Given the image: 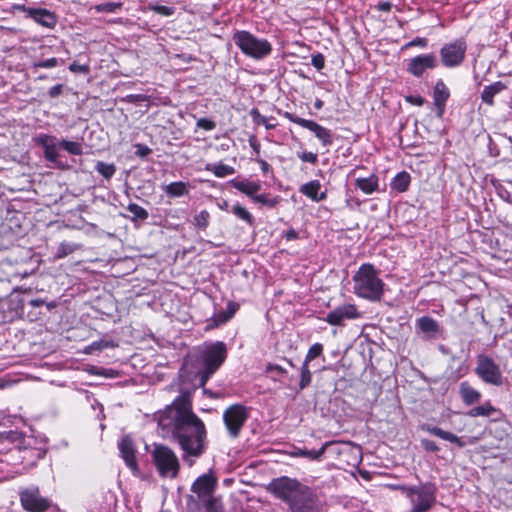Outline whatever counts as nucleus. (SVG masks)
Instances as JSON below:
<instances>
[{
	"label": "nucleus",
	"instance_id": "nucleus-10",
	"mask_svg": "<svg viewBox=\"0 0 512 512\" xmlns=\"http://www.w3.org/2000/svg\"><path fill=\"white\" fill-rule=\"evenodd\" d=\"M19 497L22 508L27 512H45L51 505L48 498L41 496L37 486L21 489Z\"/></svg>",
	"mask_w": 512,
	"mask_h": 512
},
{
	"label": "nucleus",
	"instance_id": "nucleus-4",
	"mask_svg": "<svg viewBox=\"0 0 512 512\" xmlns=\"http://www.w3.org/2000/svg\"><path fill=\"white\" fill-rule=\"evenodd\" d=\"M227 357V348L223 342L217 341L205 344L200 349V359L203 365L199 372L200 385L204 386L209 378L220 368Z\"/></svg>",
	"mask_w": 512,
	"mask_h": 512
},
{
	"label": "nucleus",
	"instance_id": "nucleus-50",
	"mask_svg": "<svg viewBox=\"0 0 512 512\" xmlns=\"http://www.w3.org/2000/svg\"><path fill=\"white\" fill-rule=\"evenodd\" d=\"M428 45V40L426 38L416 37L407 44H405L404 48H409L413 46H418L421 48H426Z\"/></svg>",
	"mask_w": 512,
	"mask_h": 512
},
{
	"label": "nucleus",
	"instance_id": "nucleus-6",
	"mask_svg": "<svg viewBox=\"0 0 512 512\" xmlns=\"http://www.w3.org/2000/svg\"><path fill=\"white\" fill-rule=\"evenodd\" d=\"M151 458L161 478H177L180 471V461L172 448L164 444H154Z\"/></svg>",
	"mask_w": 512,
	"mask_h": 512
},
{
	"label": "nucleus",
	"instance_id": "nucleus-25",
	"mask_svg": "<svg viewBox=\"0 0 512 512\" xmlns=\"http://www.w3.org/2000/svg\"><path fill=\"white\" fill-rule=\"evenodd\" d=\"M507 88L506 84L501 81H496L488 86H485L482 93L481 99L486 104L492 106L494 104V97L500 92Z\"/></svg>",
	"mask_w": 512,
	"mask_h": 512
},
{
	"label": "nucleus",
	"instance_id": "nucleus-14",
	"mask_svg": "<svg viewBox=\"0 0 512 512\" xmlns=\"http://www.w3.org/2000/svg\"><path fill=\"white\" fill-rule=\"evenodd\" d=\"M361 314L354 304H344L331 310L325 318V321L333 326H341L346 320H355L360 318Z\"/></svg>",
	"mask_w": 512,
	"mask_h": 512
},
{
	"label": "nucleus",
	"instance_id": "nucleus-58",
	"mask_svg": "<svg viewBox=\"0 0 512 512\" xmlns=\"http://www.w3.org/2000/svg\"><path fill=\"white\" fill-rule=\"evenodd\" d=\"M260 166H261V170L263 171V173H268L270 171V165L263 159H260L258 160Z\"/></svg>",
	"mask_w": 512,
	"mask_h": 512
},
{
	"label": "nucleus",
	"instance_id": "nucleus-36",
	"mask_svg": "<svg viewBox=\"0 0 512 512\" xmlns=\"http://www.w3.org/2000/svg\"><path fill=\"white\" fill-rule=\"evenodd\" d=\"M250 115L257 125H263L267 130L274 129L276 127L275 123H272L268 118L261 115L258 109L254 108L250 111Z\"/></svg>",
	"mask_w": 512,
	"mask_h": 512
},
{
	"label": "nucleus",
	"instance_id": "nucleus-1",
	"mask_svg": "<svg viewBox=\"0 0 512 512\" xmlns=\"http://www.w3.org/2000/svg\"><path fill=\"white\" fill-rule=\"evenodd\" d=\"M161 435L169 438L182 450V459L190 466L206 450L207 430L204 422L193 412L191 395L181 393L157 416Z\"/></svg>",
	"mask_w": 512,
	"mask_h": 512
},
{
	"label": "nucleus",
	"instance_id": "nucleus-20",
	"mask_svg": "<svg viewBox=\"0 0 512 512\" xmlns=\"http://www.w3.org/2000/svg\"><path fill=\"white\" fill-rule=\"evenodd\" d=\"M422 430L427 431L428 433H430L434 436H437L442 440L454 443L459 448H463L467 444H472V441H465V440H463V438L458 437L457 435H455L449 431H445L439 427L432 426L430 424H424L422 426Z\"/></svg>",
	"mask_w": 512,
	"mask_h": 512
},
{
	"label": "nucleus",
	"instance_id": "nucleus-2",
	"mask_svg": "<svg viewBox=\"0 0 512 512\" xmlns=\"http://www.w3.org/2000/svg\"><path fill=\"white\" fill-rule=\"evenodd\" d=\"M275 497L289 505L291 512H321L317 497L312 490L295 479H274L268 487Z\"/></svg>",
	"mask_w": 512,
	"mask_h": 512
},
{
	"label": "nucleus",
	"instance_id": "nucleus-18",
	"mask_svg": "<svg viewBox=\"0 0 512 512\" xmlns=\"http://www.w3.org/2000/svg\"><path fill=\"white\" fill-rule=\"evenodd\" d=\"M450 97V91L447 85L442 81L438 80L434 86L433 90V102L436 109V114L438 118H442L445 109L446 103Z\"/></svg>",
	"mask_w": 512,
	"mask_h": 512
},
{
	"label": "nucleus",
	"instance_id": "nucleus-23",
	"mask_svg": "<svg viewBox=\"0 0 512 512\" xmlns=\"http://www.w3.org/2000/svg\"><path fill=\"white\" fill-rule=\"evenodd\" d=\"M231 185L237 189L238 191L244 193L248 197H250L253 201L255 197H257V193L261 189V184L259 182L248 181V180H231Z\"/></svg>",
	"mask_w": 512,
	"mask_h": 512
},
{
	"label": "nucleus",
	"instance_id": "nucleus-31",
	"mask_svg": "<svg viewBox=\"0 0 512 512\" xmlns=\"http://www.w3.org/2000/svg\"><path fill=\"white\" fill-rule=\"evenodd\" d=\"M207 170L211 171L218 178H224L235 173L234 167L223 163L209 165Z\"/></svg>",
	"mask_w": 512,
	"mask_h": 512
},
{
	"label": "nucleus",
	"instance_id": "nucleus-41",
	"mask_svg": "<svg viewBox=\"0 0 512 512\" xmlns=\"http://www.w3.org/2000/svg\"><path fill=\"white\" fill-rule=\"evenodd\" d=\"M322 352L323 345L320 343H315L309 348L304 361L310 363L312 360L319 357L322 354Z\"/></svg>",
	"mask_w": 512,
	"mask_h": 512
},
{
	"label": "nucleus",
	"instance_id": "nucleus-56",
	"mask_svg": "<svg viewBox=\"0 0 512 512\" xmlns=\"http://www.w3.org/2000/svg\"><path fill=\"white\" fill-rule=\"evenodd\" d=\"M285 238L288 240V241H291V240H295L298 238V233L296 230L294 229H290L288 231L285 232Z\"/></svg>",
	"mask_w": 512,
	"mask_h": 512
},
{
	"label": "nucleus",
	"instance_id": "nucleus-26",
	"mask_svg": "<svg viewBox=\"0 0 512 512\" xmlns=\"http://www.w3.org/2000/svg\"><path fill=\"white\" fill-rule=\"evenodd\" d=\"M355 185L365 194H372L378 190L379 183L376 175H370L367 178H357Z\"/></svg>",
	"mask_w": 512,
	"mask_h": 512
},
{
	"label": "nucleus",
	"instance_id": "nucleus-53",
	"mask_svg": "<svg viewBox=\"0 0 512 512\" xmlns=\"http://www.w3.org/2000/svg\"><path fill=\"white\" fill-rule=\"evenodd\" d=\"M421 444L426 451H430V452H438L439 451L438 445L432 440L422 439Z\"/></svg>",
	"mask_w": 512,
	"mask_h": 512
},
{
	"label": "nucleus",
	"instance_id": "nucleus-43",
	"mask_svg": "<svg viewBox=\"0 0 512 512\" xmlns=\"http://www.w3.org/2000/svg\"><path fill=\"white\" fill-rule=\"evenodd\" d=\"M149 9L162 16H171L172 14H174L175 11L173 7L163 6L159 4H151L149 6Z\"/></svg>",
	"mask_w": 512,
	"mask_h": 512
},
{
	"label": "nucleus",
	"instance_id": "nucleus-16",
	"mask_svg": "<svg viewBox=\"0 0 512 512\" xmlns=\"http://www.w3.org/2000/svg\"><path fill=\"white\" fill-rule=\"evenodd\" d=\"M216 486L217 478L212 472H209L199 476L192 484L191 490L201 500L213 495Z\"/></svg>",
	"mask_w": 512,
	"mask_h": 512
},
{
	"label": "nucleus",
	"instance_id": "nucleus-3",
	"mask_svg": "<svg viewBox=\"0 0 512 512\" xmlns=\"http://www.w3.org/2000/svg\"><path fill=\"white\" fill-rule=\"evenodd\" d=\"M353 292L359 298L376 302L384 293V282L372 264H362L353 278Z\"/></svg>",
	"mask_w": 512,
	"mask_h": 512
},
{
	"label": "nucleus",
	"instance_id": "nucleus-44",
	"mask_svg": "<svg viewBox=\"0 0 512 512\" xmlns=\"http://www.w3.org/2000/svg\"><path fill=\"white\" fill-rule=\"evenodd\" d=\"M59 65V60L55 57L46 59V60H40L37 62H34L32 67L35 68H53Z\"/></svg>",
	"mask_w": 512,
	"mask_h": 512
},
{
	"label": "nucleus",
	"instance_id": "nucleus-7",
	"mask_svg": "<svg viewBox=\"0 0 512 512\" xmlns=\"http://www.w3.org/2000/svg\"><path fill=\"white\" fill-rule=\"evenodd\" d=\"M222 418L229 437L236 439L249 418V410L242 404H233L224 410Z\"/></svg>",
	"mask_w": 512,
	"mask_h": 512
},
{
	"label": "nucleus",
	"instance_id": "nucleus-8",
	"mask_svg": "<svg viewBox=\"0 0 512 512\" xmlns=\"http://www.w3.org/2000/svg\"><path fill=\"white\" fill-rule=\"evenodd\" d=\"M475 373L486 384L492 386L503 384L504 377L501 368L489 355L479 354L477 356Z\"/></svg>",
	"mask_w": 512,
	"mask_h": 512
},
{
	"label": "nucleus",
	"instance_id": "nucleus-21",
	"mask_svg": "<svg viewBox=\"0 0 512 512\" xmlns=\"http://www.w3.org/2000/svg\"><path fill=\"white\" fill-rule=\"evenodd\" d=\"M459 395L466 406H472L480 402L482 394L475 389L468 381L459 384Z\"/></svg>",
	"mask_w": 512,
	"mask_h": 512
},
{
	"label": "nucleus",
	"instance_id": "nucleus-17",
	"mask_svg": "<svg viewBox=\"0 0 512 512\" xmlns=\"http://www.w3.org/2000/svg\"><path fill=\"white\" fill-rule=\"evenodd\" d=\"M437 66V58L434 54H422L412 58L408 64V72L416 77H420L428 69H434Z\"/></svg>",
	"mask_w": 512,
	"mask_h": 512
},
{
	"label": "nucleus",
	"instance_id": "nucleus-12",
	"mask_svg": "<svg viewBox=\"0 0 512 512\" xmlns=\"http://www.w3.org/2000/svg\"><path fill=\"white\" fill-rule=\"evenodd\" d=\"M283 116L290 122H293L311 131L323 146L327 147L333 144V134L331 130L327 129L326 127L321 126L313 120L301 118L291 112L286 111L283 113Z\"/></svg>",
	"mask_w": 512,
	"mask_h": 512
},
{
	"label": "nucleus",
	"instance_id": "nucleus-60",
	"mask_svg": "<svg viewBox=\"0 0 512 512\" xmlns=\"http://www.w3.org/2000/svg\"><path fill=\"white\" fill-rule=\"evenodd\" d=\"M314 107H315L316 109H321V108L323 107V101H322V100H320V99H317V100L315 101V103H314Z\"/></svg>",
	"mask_w": 512,
	"mask_h": 512
},
{
	"label": "nucleus",
	"instance_id": "nucleus-5",
	"mask_svg": "<svg viewBox=\"0 0 512 512\" xmlns=\"http://www.w3.org/2000/svg\"><path fill=\"white\" fill-rule=\"evenodd\" d=\"M232 39L244 55L254 60H262L272 52V45L268 40L257 38L249 31H236Z\"/></svg>",
	"mask_w": 512,
	"mask_h": 512
},
{
	"label": "nucleus",
	"instance_id": "nucleus-24",
	"mask_svg": "<svg viewBox=\"0 0 512 512\" xmlns=\"http://www.w3.org/2000/svg\"><path fill=\"white\" fill-rule=\"evenodd\" d=\"M416 328L424 333L428 338H433L439 331V325L436 320L429 316H423L416 320Z\"/></svg>",
	"mask_w": 512,
	"mask_h": 512
},
{
	"label": "nucleus",
	"instance_id": "nucleus-52",
	"mask_svg": "<svg viewBox=\"0 0 512 512\" xmlns=\"http://www.w3.org/2000/svg\"><path fill=\"white\" fill-rule=\"evenodd\" d=\"M108 346V343L107 342H104V341H95L93 343H91L89 346H87L85 348V352L90 354L92 353L93 351L95 350H101L105 347Z\"/></svg>",
	"mask_w": 512,
	"mask_h": 512
},
{
	"label": "nucleus",
	"instance_id": "nucleus-28",
	"mask_svg": "<svg viewBox=\"0 0 512 512\" xmlns=\"http://www.w3.org/2000/svg\"><path fill=\"white\" fill-rule=\"evenodd\" d=\"M496 412V408L489 402L470 409L467 413L470 417H489Z\"/></svg>",
	"mask_w": 512,
	"mask_h": 512
},
{
	"label": "nucleus",
	"instance_id": "nucleus-42",
	"mask_svg": "<svg viewBox=\"0 0 512 512\" xmlns=\"http://www.w3.org/2000/svg\"><path fill=\"white\" fill-rule=\"evenodd\" d=\"M254 202L263 204L270 208H273L279 203V198L278 197L271 198V197H269L268 194H258L257 197H255Z\"/></svg>",
	"mask_w": 512,
	"mask_h": 512
},
{
	"label": "nucleus",
	"instance_id": "nucleus-9",
	"mask_svg": "<svg viewBox=\"0 0 512 512\" xmlns=\"http://www.w3.org/2000/svg\"><path fill=\"white\" fill-rule=\"evenodd\" d=\"M329 449L334 454H357L360 455V447L355 446L350 442H326L322 445V447L319 450H308V449H301L298 452V455L309 458L311 460H320L325 451Z\"/></svg>",
	"mask_w": 512,
	"mask_h": 512
},
{
	"label": "nucleus",
	"instance_id": "nucleus-63",
	"mask_svg": "<svg viewBox=\"0 0 512 512\" xmlns=\"http://www.w3.org/2000/svg\"><path fill=\"white\" fill-rule=\"evenodd\" d=\"M285 361L287 362V364H288L289 366L294 367V364H293V362H292L291 360H289V359H285Z\"/></svg>",
	"mask_w": 512,
	"mask_h": 512
},
{
	"label": "nucleus",
	"instance_id": "nucleus-32",
	"mask_svg": "<svg viewBox=\"0 0 512 512\" xmlns=\"http://www.w3.org/2000/svg\"><path fill=\"white\" fill-rule=\"evenodd\" d=\"M207 512H225L220 498L211 495L206 499H201Z\"/></svg>",
	"mask_w": 512,
	"mask_h": 512
},
{
	"label": "nucleus",
	"instance_id": "nucleus-59",
	"mask_svg": "<svg viewBox=\"0 0 512 512\" xmlns=\"http://www.w3.org/2000/svg\"><path fill=\"white\" fill-rule=\"evenodd\" d=\"M30 304L33 307H39V306H41L43 304V301L39 300V299L31 300Z\"/></svg>",
	"mask_w": 512,
	"mask_h": 512
},
{
	"label": "nucleus",
	"instance_id": "nucleus-54",
	"mask_svg": "<svg viewBox=\"0 0 512 512\" xmlns=\"http://www.w3.org/2000/svg\"><path fill=\"white\" fill-rule=\"evenodd\" d=\"M406 101L415 106H422L425 102L424 98L420 95H409Z\"/></svg>",
	"mask_w": 512,
	"mask_h": 512
},
{
	"label": "nucleus",
	"instance_id": "nucleus-30",
	"mask_svg": "<svg viewBox=\"0 0 512 512\" xmlns=\"http://www.w3.org/2000/svg\"><path fill=\"white\" fill-rule=\"evenodd\" d=\"M237 305L233 302H229L227 304V309L225 311H220L214 316V321L216 325L224 324L229 321L234 314L236 313Z\"/></svg>",
	"mask_w": 512,
	"mask_h": 512
},
{
	"label": "nucleus",
	"instance_id": "nucleus-46",
	"mask_svg": "<svg viewBox=\"0 0 512 512\" xmlns=\"http://www.w3.org/2000/svg\"><path fill=\"white\" fill-rule=\"evenodd\" d=\"M298 158L303 162L316 164L318 161V155L313 152L302 151L297 153Z\"/></svg>",
	"mask_w": 512,
	"mask_h": 512
},
{
	"label": "nucleus",
	"instance_id": "nucleus-27",
	"mask_svg": "<svg viewBox=\"0 0 512 512\" xmlns=\"http://www.w3.org/2000/svg\"><path fill=\"white\" fill-rule=\"evenodd\" d=\"M169 197H181L188 194V185L182 181L172 182L164 187Z\"/></svg>",
	"mask_w": 512,
	"mask_h": 512
},
{
	"label": "nucleus",
	"instance_id": "nucleus-61",
	"mask_svg": "<svg viewBox=\"0 0 512 512\" xmlns=\"http://www.w3.org/2000/svg\"><path fill=\"white\" fill-rule=\"evenodd\" d=\"M11 455L15 458H19V449L12 451Z\"/></svg>",
	"mask_w": 512,
	"mask_h": 512
},
{
	"label": "nucleus",
	"instance_id": "nucleus-47",
	"mask_svg": "<svg viewBox=\"0 0 512 512\" xmlns=\"http://www.w3.org/2000/svg\"><path fill=\"white\" fill-rule=\"evenodd\" d=\"M196 126L206 131H211L215 129L216 123L208 118H199L196 122Z\"/></svg>",
	"mask_w": 512,
	"mask_h": 512
},
{
	"label": "nucleus",
	"instance_id": "nucleus-34",
	"mask_svg": "<svg viewBox=\"0 0 512 512\" xmlns=\"http://www.w3.org/2000/svg\"><path fill=\"white\" fill-rule=\"evenodd\" d=\"M231 212L236 216L238 217L239 219L245 221L247 224H249L250 226H252L254 224V217L252 216V214L245 208L243 207L242 205L240 204H235L232 209H231Z\"/></svg>",
	"mask_w": 512,
	"mask_h": 512
},
{
	"label": "nucleus",
	"instance_id": "nucleus-11",
	"mask_svg": "<svg viewBox=\"0 0 512 512\" xmlns=\"http://www.w3.org/2000/svg\"><path fill=\"white\" fill-rule=\"evenodd\" d=\"M467 44L463 39H456L440 49L442 64L447 68L460 66L465 58Z\"/></svg>",
	"mask_w": 512,
	"mask_h": 512
},
{
	"label": "nucleus",
	"instance_id": "nucleus-37",
	"mask_svg": "<svg viewBox=\"0 0 512 512\" xmlns=\"http://www.w3.org/2000/svg\"><path fill=\"white\" fill-rule=\"evenodd\" d=\"M96 171L101 174L105 179H110L116 172V167L114 164L105 163L102 161L97 162L95 166Z\"/></svg>",
	"mask_w": 512,
	"mask_h": 512
},
{
	"label": "nucleus",
	"instance_id": "nucleus-51",
	"mask_svg": "<svg viewBox=\"0 0 512 512\" xmlns=\"http://www.w3.org/2000/svg\"><path fill=\"white\" fill-rule=\"evenodd\" d=\"M266 371L269 373H276L277 375H286L287 370L278 364L269 363L266 367Z\"/></svg>",
	"mask_w": 512,
	"mask_h": 512
},
{
	"label": "nucleus",
	"instance_id": "nucleus-55",
	"mask_svg": "<svg viewBox=\"0 0 512 512\" xmlns=\"http://www.w3.org/2000/svg\"><path fill=\"white\" fill-rule=\"evenodd\" d=\"M62 91H63V85L57 84L49 89L48 94L51 98H56L62 93Z\"/></svg>",
	"mask_w": 512,
	"mask_h": 512
},
{
	"label": "nucleus",
	"instance_id": "nucleus-57",
	"mask_svg": "<svg viewBox=\"0 0 512 512\" xmlns=\"http://www.w3.org/2000/svg\"><path fill=\"white\" fill-rule=\"evenodd\" d=\"M377 8L380 11L389 12L392 8V4L390 2H380Z\"/></svg>",
	"mask_w": 512,
	"mask_h": 512
},
{
	"label": "nucleus",
	"instance_id": "nucleus-22",
	"mask_svg": "<svg viewBox=\"0 0 512 512\" xmlns=\"http://www.w3.org/2000/svg\"><path fill=\"white\" fill-rule=\"evenodd\" d=\"M321 183L318 180H312L300 187V192L314 202H320L326 199V192H319Z\"/></svg>",
	"mask_w": 512,
	"mask_h": 512
},
{
	"label": "nucleus",
	"instance_id": "nucleus-45",
	"mask_svg": "<svg viewBox=\"0 0 512 512\" xmlns=\"http://www.w3.org/2000/svg\"><path fill=\"white\" fill-rule=\"evenodd\" d=\"M74 246L69 243H61L56 252V258L62 259L74 251Z\"/></svg>",
	"mask_w": 512,
	"mask_h": 512
},
{
	"label": "nucleus",
	"instance_id": "nucleus-62",
	"mask_svg": "<svg viewBox=\"0 0 512 512\" xmlns=\"http://www.w3.org/2000/svg\"><path fill=\"white\" fill-rule=\"evenodd\" d=\"M148 152H150V149L146 147L145 150H142L141 155H146Z\"/></svg>",
	"mask_w": 512,
	"mask_h": 512
},
{
	"label": "nucleus",
	"instance_id": "nucleus-64",
	"mask_svg": "<svg viewBox=\"0 0 512 512\" xmlns=\"http://www.w3.org/2000/svg\"><path fill=\"white\" fill-rule=\"evenodd\" d=\"M226 206H227V203H224V205H223V206H221V209L226 208Z\"/></svg>",
	"mask_w": 512,
	"mask_h": 512
},
{
	"label": "nucleus",
	"instance_id": "nucleus-29",
	"mask_svg": "<svg viewBox=\"0 0 512 512\" xmlns=\"http://www.w3.org/2000/svg\"><path fill=\"white\" fill-rule=\"evenodd\" d=\"M410 184V175L403 171L398 173L391 182V187L398 191V192H404L408 189Z\"/></svg>",
	"mask_w": 512,
	"mask_h": 512
},
{
	"label": "nucleus",
	"instance_id": "nucleus-19",
	"mask_svg": "<svg viewBox=\"0 0 512 512\" xmlns=\"http://www.w3.org/2000/svg\"><path fill=\"white\" fill-rule=\"evenodd\" d=\"M119 450L121 457L125 461L126 465L133 472H138L135 446L132 439L129 436H125L122 438V440L119 443Z\"/></svg>",
	"mask_w": 512,
	"mask_h": 512
},
{
	"label": "nucleus",
	"instance_id": "nucleus-15",
	"mask_svg": "<svg viewBox=\"0 0 512 512\" xmlns=\"http://www.w3.org/2000/svg\"><path fill=\"white\" fill-rule=\"evenodd\" d=\"M19 9L25 13L26 17L32 19L37 24L45 28L53 29L57 24V16L50 10L44 8L28 7L25 5L19 7Z\"/></svg>",
	"mask_w": 512,
	"mask_h": 512
},
{
	"label": "nucleus",
	"instance_id": "nucleus-13",
	"mask_svg": "<svg viewBox=\"0 0 512 512\" xmlns=\"http://www.w3.org/2000/svg\"><path fill=\"white\" fill-rule=\"evenodd\" d=\"M36 143L43 147L44 157L47 161L54 163L57 168L65 170L68 165L59 160V153L57 148L59 147V141L56 137L48 134H39L36 137Z\"/></svg>",
	"mask_w": 512,
	"mask_h": 512
},
{
	"label": "nucleus",
	"instance_id": "nucleus-48",
	"mask_svg": "<svg viewBox=\"0 0 512 512\" xmlns=\"http://www.w3.org/2000/svg\"><path fill=\"white\" fill-rule=\"evenodd\" d=\"M69 70L73 73L88 74L90 72V67L88 64H79L77 62H73L69 65Z\"/></svg>",
	"mask_w": 512,
	"mask_h": 512
},
{
	"label": "nucleus",
	"instance_id": "nucleus-35",
	"mask_svg": "<svg viewBox=\"0 0 512 512\" xmlns=\"http://www.w3.org/2000/svg\"><path fill=\"white\" fill-rule=\"evenodd\" d=\"M312 381V373L309 370V363L303 362L301 368H300V382H299V388L300 390L305 389L310 385Z\"/></svg>",
	"mask_w": 512,
	"mask_h": 512
},
{
	"label": "nucleus",
	"instance_id": "nucleus-39",
	"mask_svg": "<svg viewBox=\"0 0 512 512\" xmlns=\"http://www.w3.org/2000/svg\"><path fill=\"white\" fill-rule=\"evenodd\" d=\"M122 2H106L94 6L96 12L114 13L122 8Z\"/></svg>",
	"mask_w": 512,
	"mask_h": 512
},
{
	"label": "nucleus",
	"instance_id": "nucleus-49",
	"mask_svg": "<svg viewBox=\"0 0 512 512\" xmlns=\"http://www.w3.org/2000/svg\"><path fill=\"white\" fill-rule=\"evenodd\" d=\"M311 64L317 69L321 70L325 65V57L321 53L312 56Z\"/></svg>",
	"mask_w": 512,
	"mask_h": 512
},
{
	"label": "nucleus",
	"instance_id": "nucleus-38",
	"mask_svg": "<svg viewBox=\"0 0 512 512\" xmlns=\"http://www.w3.org/2000/svg\"><path fill=\"white\" fill-rule=\"evenodd\" d=\"M127 210L133 215L132 220H146L149 216L148 211L136 203H130Z\"/></svg>",
	"mask_w": 512,
	"mask_h": 512
},
{
	"label": "nucleus",
	"instance_id": "nucleus-33",
	"mask_svg": "<svg viewBox=\"0 0 512 512\" xmlns=\"http://www.w3.org/2000/svg\"><path fill=\"white\" fill-rule=\"evenodd\" d=\"M59 147L67 151L69 154L72 155H81L83 154V147L80 142L76 141H69V140H61L59 141Z\"/></svg>",
	"mask_w": 512,
	"mask_h": 512
},
{
	"label": "nucleus",
	"instance_id": "nucleus-40",
	"mask_svg": "<svg viewBox=\"0 0 512 512\" xmlns=\"http://www.w3.org/2000/svg\"><path fill=\"white\" fill-rule=\"evenodd\" d=\"M210 214L206 210L200 211L197 215L194 217L195 225L198 228L206 229L209 224Z\"/></svg>",
	"mask_w": 512,
	"mask_h": 512
}]
</instances>
